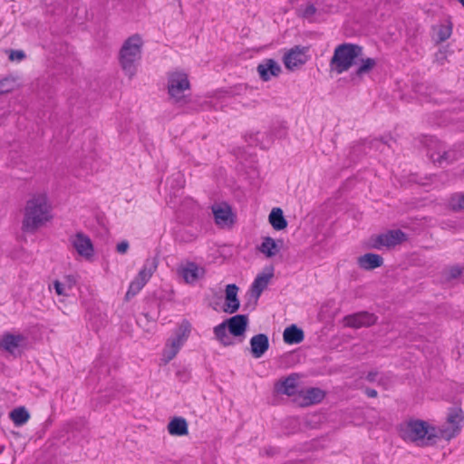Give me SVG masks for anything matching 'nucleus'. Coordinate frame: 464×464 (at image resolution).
I'll return each instance as SVG.
<instances>
[{
  "label": "nucleus",
  "instance_id": "obj_18",
  "mask_svg": "<svg viewBox=\"0 0 464 464\" xmlns=\"http://www.w3.org/2000/svg\"><path fill=\"white\" fill-rule=\"evenodd\" d=\"M24 341L25 337L23 334L5 333L0 340V349H3L15 356L16 352L19 351L21 343Z\"/></svg>",
  "mask_w": 464,
  "mask_h": 464
},
{
  "label": "nucleus",
  "instance_id": "obj_47",
  "mask_svg": "<svg viewBox=\"0 0 464 464\" xmlns=\"http://www.w3.org/2000/svg\"><path fill=\"white\" fill-rule=\"evenodd\" d=\"M3 450H4V448H2V449L0 450V454L2 453Z\"/></svg>",
  "mask_w": 464,
  "mask_h": 464
},
{
  "label": "nucleus",
  "instance_id": "obj_43",
  "mask_svg": "<svg viewBox=\"0 0 464 464\" xmlns=\"http://www.w3.org/2000/svg\"><path fill=\"white\" fill-rule=\"evenodd\" d=\"M65 280L69 289H72V286L76 284V280L74 279L73 276H67Z\"/></svg>",
  "mask_w": 464,
  "mask_h": 464
},
{
  "label": "nucleus",
  "instance_id": "obj_12",
  "mask_svg": "<svg viewBox=\"0 0 464 464\" xmlns=\"http://www.w3.org/2000/svg\"><path fill=\"white\" fill-rule=\"evenodd\" d=\"M178 274L187 284L194 285L198 280L205 276L206 269L198 266L195 262H188L178 269Z\"/></svg>",
  "mask_w": 464,
  "mask_h": 464
},
{
  "label": "nucleus",
  "instance_id": "obj_10",
  "mask_svg": "<svg viewBox=\"0 0 464 464\" xmlns=\"http://www.w3.org/2000/svg\"><path fill=\"white\" fill-rule=\"evenodd\" d=\"M343 321L345 323V326L358 329L361 327H370L373 325L377 321V316L372 313L362 311L346 315L343 318Z\"/></svg>",
  "mask_w": 464,
  "mask_h": 464
},
{
  "label": "nucleus",
  "instance_id": "obj_36",
  "mask_svg": "<svg viewBox=\"0 0 464 464\" xmlns=\"http://www.w3.org/2000/svg\"><path fill=\"white\" fill-rule=\"evenodd\" d=\"M462 274V268L459 266H453L447 271L446 279L452 280L459 277Z\"/></svg>",
  "mask_w": 464,
  "mask_h": 464
},
{
  "label": "nucleus",
  "instance_id": "obj_4",
  "mask_svg": "<svg viewBox=\"0 0 464 464\" xmlns=\"http://www.w3.org/2000/svg\"><path fill=\"white\" fill-rule=\"evenodd\" d=\"M248 326V316L246 314H236L223 321L214 327V334L217 340L224 346H232L235 341L227 334L234 337H245Z\"/></svg>",
  "mask_w": 464,
  "mask_h": 464
},
{
  "label": "nucleus",
  "instance_id": "obj_6",
  "mask_svg": "<svg viewBox=\"0 0 464 464\" xmlns=\"http://www.w3.org/2000/svg\"><path fill=\"white\" fill-rule=\"evenodd\" d=\"M190 331V323L186 319L182 320L173 335L167 340L162 358L165 363L169 362L178 354L181 346L188 340Z\"/></svg>",
  "mask_w": 464,
  "mask_h": 464
},
{
  "label": "nucleus",
  "instance_id": "obj_33",
  "mask_svg": "<svg viewBox=\"0 0 464 464\" xmlns=\"http://www.w3.org/2000/svg\"><path fill=\"white\" fill-rule=\"evenodd\" d=\"M452 33L451 25H440L437 32L436 42L442 43L450 38Z\"/></svg>",
  "mask_w": 464,
  "mask_h": 464
},
{
  "label": "nucleus",
  "instance_id": "obj_3",
  "mask_svg": "<svg viewBox=\"0 0 464 464\" xmlns=\"http://www.w3.org/2000/svg\"><path fill=\"white\" fill-rule=\"evenodd\" d=\"M363 55V47L352 43H343L335 47L330 60L331 71L341 74L358 63Z\"/></svg>",
  "mask_w": 464,
  "mask_h": 464
},
{
  "label": "nucleus",
  "instance_id": "obj_44",
  "mask_svg": "<svg viewBox=\"0 0 464 464\" xmlns=\"http://www.w3.org/2000/svg\"><path fill=\"white\" fill-rule=\"evenodd\" d=\"M364 393L370 398H375L378 395L377 391L372 388H366Z\"/></svg>",
  "mask_w": 464,
  "mask_h": 464
},
{
  "label": "nucleus",
  "instance_id": "obj_15",
  "mask_svg": "<svg viewBox=\"0 0 464 464\" xmlns=\"http://www.w3.org/2000/svg\"><path fill=\"white\" fill-rule=\"evenodd\" d=\"M256 71L262 81L267 82L272 77H277L282 69L280 64L274 59H265L257 65Z\"/></svg>",
  "mask_w": 464,
  "mask_h": 464
},
{
  "label": "nucleus",
  "instance_id": "obj_39",
  "mask_svg": "<svg viewBox=\"0 0 464 464\" xmlns=\"http://www.w3.org/2000/svg\"><path fill=\"white\" fill-rule=\"evenodd\" d=\"M53 287H54L55 293L58 295H68V294L65 292V284L60 282L59 280H55L53 282Z\"/></svg>",
  "mask_w": 464,
  "mask_h": 464
},
{
  "label": "nucleus",
  "instance_id": "obj_14",
  "mask_svg": "<svg viewBox=\"0 0 464 464\" xmlns=\"http://www.w3.org/2000/svg\"><path fill=\"white\" fill-rule=\"evenodd\" d=\"M273 272L274 268L271 266L269 273L258 274L255 278L254 282L252 283L249 293L250 297L254 298L253 308L256 304L257 300L260 297L262 292L267 287L270 279L274 276Z\"/></svg>",
  "mask_w": 464,
  "mask_h": 464
},
{
  "label": "nucleus",
  "instance_id": "obj_31",
  "mask_svg": "<svg viewBox=\"0 0 464 464\" xmlns=\"http://www.w3.org/2000/svg\"><path fill=\"white\" fill-rule=\"evenodd\" d=\"M147 282L148 281L137 275V276L129 285L128 291L125 295V300L130 301L132 297H134L144 287Z\"/></svg>",
  "mask_w": 464,
  "mask_h": 464
},
{
  "label": "nucleus",
  "instance_id": "obj_29",
  "mask_svg": "<svg viewBox=\"0 0 464 464\" xmlns=\"http://www.w3.org/2000/svg\"><path fill=\"white\" fill-rule=\"evenodd\" d=\"M325 396L324 391L320 388H309L304 392V395L303 396L305 401L306 405L314 404L322 401Z\"/></svg>",
  "mask_w": 464,
  "mask_h": 464
},
{
  "label": "nucleus",
  "instance_id": "obj_17",
  "mask_svg": "<svg viewBox=\"0 0 464 464\" xmlns=\"http://www.w3.org/2000/svg\"><path fill=\"white\" fill-rule=\"evenodd\" d=\"M239 287L236 284H229L226 286L225 306L223 311L227 314H235L240 307V301L237 297Z\"/></svg>",
  "mask_w": 464,
  "mask_h": 464
},
{
  "label": "nucleus",
  "instance_id": "obj_30",
  "mask_svg": "<svg viewBox=\"0 0 464 464\" xmlns=\"http://www.w3.org/2000/svg\"><path fill=\"white\" fill-rule=\"evenodd\" d=\"M360 64L356 69L354 74L358 77H362L364 74L369 73L377 64V62L374 58H358Z\"/></svg>",
  "mask_w": 464,
  "mask_h": 464
},
{
  "label": "nucleus",
  "instance_id": "obj_21",
  "mask_svg": "<svg viewBox=\"0 0 464 464\" xmlns=\"http://www.w3.org/2000/svg\"><path fill=\"white\" fill-rule=\"evenodd\" d=\"M168 431L172 436H185L188 434V424L183 417H174L168 424Z\"/></svg>",
  "mask_w": 464,
  "mask_h": 464
},
{
  "label": "nucleus",
  "instance_id": "obj_42",
  "mask_svg": "<svg viewBox=\"0 0 464 464\" xmlns=\"http://www.w3.org/2000/svg\"><path fill=\"white\" fill-rule=\"evenodd\" d=\"M377 375H378L377 371H371L367 373L365 378L368 382H375Z\"/></svg>",
  "mask_w": 464,
  "mask_h": 464
},
{
  "label": "nucleus",
  "instance_id": "obj_16",
  "mask_svg": "<svg viewBox=\"0 0 464 464\" xmlns=\"http://www.w3.org/2000/svg\"><path fill=\"white\" fill-rule=\"evenodd\" d=\"M250 353L253 358H261L269 349V338L266 334H257L250 341Z\"/></svg>",
  "mask_w": 464,
  "mask_h": 464
},
{
  "label": "nucleus",
  "instance_id": "obj_5",
  "mask_svg": "<svg viewBox=\"0 0 464 464\" xmlns=\"http://www.w3.org/2000/svg\"><path fill=\"white\" fill-rule=\"evenodd\" d=\"M142 39L133 34L125 40L119 54L121 69L131 78L137 72V62L141 58Z\"/></svg>",
  "mask_w": 464,
  "mask_h": 464
},
{
  "label": "nucleus",
  "instance_id": "obj_40",
  "mask_svg": "<svg viewBox=\"0 0 464 464\" xmlns=\"http://www.w3.org/2000/svg\"><path fill=\"white\" fill-rule=\"evenodd\" d=\"M454 210L464 208V194H459L457 197V203L452 205Z\"/></svg>",
  "mask_w": 464,
  "mask_h": 464
},
{
  "label": "nucleus",
  "instance_id": "obj_26",
  "mask_svg": "<svg viewBox=\"0 0 464 464\" xmlns=\"http://www.w3.org/2000/svg\"><path fill=\"white\" fill-rule=\"evenodd\" d=\"M258 250L265 254L266 257H273L280 251V247L274 238L266 237L258 246Z\"/></svg>",
  "mask_w": 464,
  "mask_h": 464
},
{
  "label": "nucleus",
  "instance_id": "obj_19",
  "mask_svg": "<svg viewBox=\"0 0 464 464\" xmlns=\"http://www.w3.org/2000/svg\"><path fill=\"white\" fill-rule=\"evenodd\" d=\"M299 379L298 373H291L286 378L278 381L275 384L276 392L287 396L295 395L297 392V381Z\"/></svg>",
  "mask_w": 464,
  "mask_h": 464
},
{
  "label": "nucleus",
  "instance_id": "obj_1",
  "mask_svg": "<svg viewBox=\"0 0 464 464\" xmlns=\"http://www.w3.org/2000/svg\"><path fill=\"white\" fill-rule=\"evenodd\" d=\"M400 436L405 441L416 443L418 446H432L440 439L436 427L427 421L411 419L400 424Z\"/></svg>",
  "mask_w": 464,
  "mask_h": 464
},
{
  "label": "nucleus",
  "instance_id": "obj_35",
  "mask_svg": "<svg viewBox=\"0 0 464 464\" xmlns=\"http://www.w3.org/2000/svg\"><path fill=\"white\" fill-rule=\"evenodd\" d=\"M391 142H395L392 137L374 139L369 141V147L376 149H379L380 145H388L389 147H392Z\"/></svg>",
  "mask_w": 464,
  "mask_h": 464
},
{
  "label": "nucleus",
  "instance_id": "obj_24",
  "mask_svg": "<svg viewBox=\"0 0 464 464\" xmlns=\"http://www.w3.org/2000/svg\"><path fill=\"white\" fill-rule=\"evenodd\" d=\"M459 157L460 153L455 150H444L442 153L438 152L430 155V160L440 166L451 164L458 160Z\"/></svg>",
  "mask_w": 464,
  "mask_h": 464
},
{
  "label": "nucleus",
  "instance_id": "obj_37",
  "mask_svg": "<svg viewBox=\"0 0 464 464\" xmlns=\"http://www.w3.org/2000/svg\"><path fill=\"white\" fill-rule=\"evenodd\" d=\"M316 7L314 4H308L304 8L301 9V16L305 19L311 18L316 13Z\"/></svg>",
  "mask_w": 464,
  "mask_h": 464
},
{
  "label": "nucleus",
  "instance_id": "obj_9",
  "mask_svg": "<svg viewBox=\"0 0 464 464\" xmlns=\"http://www.w3.org/2000/svg\"><path fill=\"white\" fill-rule=\"evenodd\" d=\"M464 415L460 408H450L447 416V422L451 426L450 428L440 429L439 434L440 439L450 440L460 430V422L463 420Z\"/></svg>",
  "mask_w": 464,
  "mask_h": 464
},
{
  "label": "nucleus",
  "instance_id": "obj_23",
  "mask_svg": "<svg viewBox=\"0 0 464 464\" xmlns=\"http://www.w3.org/2000/svg\"><path fill=\"white\" fill-rule=\"evenodd\" d=\"M283 339L287 344H297L304 341V333L296 324H292L285 329Z\"/></svg>",
  "mask_w": 464,
  "mask_h": 464
},
{
  "label": "nucleus",
  "instance_id": "obj_27",
  "mask_svg": "<svg viewBox=\"0 0 464 464\" xmlns=\"http://www.w3.org/2000/svg\"><path fill=\"white\" fill-rule=\"evenodd\" d=\"M159 266V258L158 256H154L152 258H147L143 265V267L138 273V276L141 278L149 281L152 276L153 273L157 270Z\"/></svg>",
  "mask_w": 464,
  "mask_h": 464
},
{
  "label": "nucleus",
  "instance_id": "obj_41",
  "mask_svg": "<svg viewBox=\"0 0 464 464\" xmlns=\"http://www.w3.org/2000/svg\"><path fill=\"white\" fill-rule=\"evenodd\" d=\"M116 249H117L118 253L125 254L127 252V250L129 249V242L126 240L120 242L117 245Z\"/></svg>",
  "mask_w": 464,
  "mask_h": 464
},
{
  "label": "nucleus",
  "instance_id": "obj_34",
  "mask_svg": "<svg viewBox=\"0 0 464 464\" xmlns=\"http://www.w3.org/2000/svg\"><path fill=\"white\" fill-rule=\"evenodd\" d=\"M14 86L13 79L5 78L0 81V95L10 92Z\"/></svg>",
  "mask_w": 464,
  "mask_h": 464
},
{
  "label": "nucleus",
  "instance_id": "obj_13",
  "mask_svg": "<svg viewBox=\"0 0 464 464\" xmlns=\"http://www.w3.org/2000/svg\"><path fill=\"white\" fill-rule=\"evenodd\" d=\"M71 243L77 253L86 259H90L94 255V248L91 238L82 232H78L71 239Z\"/></svg>",
  "mask_w": 464,
  "mask_h": 464
},
{
  "label": "nucleus",
  "instance_id": "obj_22",
  "mask_svg": "<svg viewBox=\"0 0 464 464\" xmlns=\"http://www.w3.org/2000/svg\"><path fill=\"white\" fill-rule=\"evenodd\" d=\"M215 221L218 225H231L233 224V214L231 208L228 205L216 206L212 208Z\"/></svg>",
  "mask_w": 464,
  "mask_h": 464
},
{
  "label": "nucleus",
  "instance_id": "obj_45",
  "mask_svg": "<svg viewBox=\"0 0 464 464\" xmlns=\"http://www.w3.org/2000/svg\"><path fill=\"white\" fill-rule=\"evenodd\" d=\"M142 315L147 319V321H155L156 320L149 313H143Z\"/></svg>",
  "mask_w": 464,
  "mask_h": 464
},
{
  "label": "nucleus",
  "instance_id": "obj_28",
  "mask_svg": "<svg viewBox=\"0 0 464 464\" xmlns=\"http://www.w3.org/2000/svg\"><path fill=\"white\" fill-rule=\"evenodd\" d=\"M9 417L15 426H22L30 419V413L25 407L21 406L11 411Z\"/></svg>",
  "mask_w": 464,
  "mask_h": 464
},
{
  "label": "nucleus",
  "instance_id": "obj_2",
  "mask_svg": "<svg viewBox=\"0 0 464 464\" xmlns=\"http://www.w3.org/2000/svg\"><path fill=\"white\" fill-rule=\"evenodd\" d=\"M51 218L50 206L46 196L43 194L35 195L26 202L22 230L25 233L34 234Z\"/></svg>",
  "mask_w": 464,
  "mask_h": 464
},
{
  "label": "nucleus",
  "instance_id": "obj_20",
  "mask_svg": "<svg viewBox=\"0 0 464 464\" xmlns=\"http://www.w3.org/2000/svg\"><path fill=\"white\" fill-rule=\"evenodd\" d=\"M357 264L360 268L371 271L382 266L383 258L375 253H366L358 257Z\"/></svg>",
  "mask_w": 464,
  "mask_h": 464
},
{
  "label": "nucleus",
  "instance_id": "obj_38",
  "mask_svg": "<svg viewBox=\"0 0 464 464\" xmlns=\"http://www.w3.org/2000/svg\"><path fill=\"white\" fill-rule=\"evenodd\" d=\"M8 58L12 62H14V61L20 62L25 58V53L22 50H10Z\"/></svg>",
  "mask_w": 464,
  "mask_h": 464
},
{
  "label": "nucleus",
  "instance_id": "obj_32",
  "mask_svg": "<svg viewBox=\"0 0 464 464\" xmlns=\"http://www.w3.org/2000/svg\"><path fill=\"white\" fill-rule=\"evenodd\" d=\"M167 184L169 185L173 190L183 188L185 184L184 175L180 171L173 173L167 179Z\"/></svg>",
  "mask_w": 464,
  "mask_h": 464
},
{
  "label": "nucleus",
  "instance_id": "obj_8",
  "mask_svg": "<svg viewBox=\"0 0 464 464\" xmlns=\"http://www.w3.org/2000/svg\"><path fill=\"white\" fill-rule=\"evenodd\" d=\"M407 239L406 234L401 229L388 230L372 238V247L374 249H382L383 246L392 247Z\"/></svg>",
  "mask_w": 464,
  "mask_h": 464
},
{
  "label": "nucleus",
  "instance_id": "obj_11",
  "mask_svg": "<svg viewBox=\"0 0 464 464\" xmlns=\"http://www.w3.org/2000/svg\"><path fill=\"white\" fill-rule=\"evenodd\" d=\"M308 47L296 45L284 56V63L288 70H295L308 61Z\"/></svg>",
  "mask_w": 464,
  "mask_h": 464
},
{
  "label": "nucleus",
  "instance_id": "obj_46",
  "mask_svg": "<svg viewBox=\"0 0 464 464\" xmlns=\"http://www.w3.org/2000/svg\"><path fill=\"white\" fill-rule=\"evenodd\" d=\"M464 7V0H458Z\"/></svg>",
  "mask_w": 464,
  "mask_h": 464
},
{
  "label": "nucleus",
  "instance_id": "obj_7",
  "mask_svg": "<svg viewBox=\"0 0 464 464\" xmlns=\"http://www.w3.org/2000/svg\"><path fill=\"white\" fill-rule=\"evenodd\" d=\"M189 88L190 83L187 73L183 72L169 73L168 78V92L176 103L183 104L188 102L183 92Z\"/></svg>",
  "mask_w": 464,
  "mask_h": 464
},
{
  "label": "nucleus",
  "instance_id": "obj_25",
  "mask_svg": "<svg viewBox=\"0 0 464 464\" xmlns=\"http://www.w3.org/2000/svg\"><path fill=\"white\" fill-rule=\"evenodd\" d=\"M268 221L272 227L277 231L285 229L288 224L280 208H274L271 210L268 216Z\"/></svg>",
  "mask_w": 464,
  "mask_h": 464
}]
</instances>
